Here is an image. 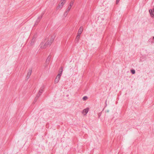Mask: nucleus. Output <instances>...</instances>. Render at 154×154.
Here are the masks:
<instances>
[{
	"mask_svg": "<svg viewBox=\"0 0 154 154\" xmlns=\"http://www.w3.org/2000/svg\"><path fill=\"white\" fill-rule=\"evenodd\" d=\"M51 57L50 55L47 57L46 60V63H48L50 60Z\"/></svg>",
	"mask_w": 154,
	"mask_h": 154,
	"instance_id": "10",
	"label": "nucleus"
},
{
	"mask_svg": "<svg viewBox=\"0 0 154 154\" xmlns=\"http://www.w3.org/2000/svg\"><path fill=\"white\" fill-rule=\"evenodd\" d=\"M63 72V67H61L59 70V73L58 74H59L60 76H61L62 73Z\"/></svg>",
	"mask_w": 154,
	"mask_h": 154,
	"instance_id": "9",
	"label": "nucleus"
},
{
	"mask_svg": "<svg viewBox=\"0 0 154 154\" xmlns=\"http://www.w3.org/2000/svg\"><path fill=\"white\" fill-rule=\"evenodd\" d=\"M73 3H74V2L73 1H71L70 3L69 6H71L72 7V5H73Z\"/></svg>",
	"mask_w": 154,
	"mask_h": 154,
	"instance_id": "19",
	"label": "nucleus"
},
{
	"mask_svg": "<svg viewBox=\"0 0 154 154\" xmlns=\"http://www.w3.org/2000/svg\"><path fill=\"white\" fill-rule=\"evenodd\" d=\"M32 70L31 69H29L28 70L26 76V78L28 79H29L32 73Z\"/></svg>",
	"mask_w": 154,
	"mask_h": 154,
	"instance_id": "4",
	"label": "nucleus"
},
{
	"mask_svg": "<svg viewBox=\"0 0 154 154\" xmlns=\"http://www.w3.org/2000/svg\"><path fill=\"white\" fill-rule=\"evenodd\" d=\"M44 86H42L40 88L39 90V94L40 93V94H42L43 91V90L44 89Z\"/></svg>",
	"mask_w": 154,
	"mask_h": 154,
	"instance_id": "8",
	"label": "nucleus"
},
{
	"mask_svg": "<svg viewBox=\"0 0 154 154\" xmlns=\"http://www.w3.org/2000/svg\"><path fill=\"white\" fill-rule=\"evenodd\" d=\"M40 21V19H37V20L35 22V25H37L38 24V23Z\"/></svg>",
	"mask_w": 154,
	"mask_h": 154,
	"instance_id": "15",
	"label": "nucleus"
},
{
	"mask_svg": "<svg viewBox=\"0 0 154 154\" xmlns=\"http://www.w3.org/2000/svg\"><path fill=\"white\" fill-rule=\"evenodd\" d=\"M65 2H66L65 0H63V2H62L61 3L60 5V9L62 8L63 5L64 4V3Z\"/></svg>",
	"mask_w": 154,
	"mask_h": 154,
	"instance_id": "11",
	"label": "nucleus"
},
{
	"mask_svg": "<svg viewBox=\"0 0 154 154\" xmlns=\"http://www.w3.org/2000/svg\"><path fill=\"white\" fill-rule=\"evenodd\" d=\"M71 8V6H69L66 10L67 11H69Z\"/></svg>",
	"mask_w": 154,
	"mask_h": 154,
	"instance_id": "20",
	"label": "nucleus"
},
{
	"mask_svg": "<svg viewBox=\"0 0 154 154\" xmlns=\"http://www.w3.org/2000/svg\"><path fill=\"white\" fill-rule=\"evenodd\" d=\"M41 94H40V93L39 94V92L37 94V95H36V97L35 98V100H34V102H35V103L37 101V99L39 98V97L41 95Z\"/></svg>",
	"mask_w": 154,
	"mask_h": 154,
	"instance_id": "6",
	"label": "nucleus"
},
{
	"mask_svg": "<svg viewBox=\"0 0 154 154\" xmlns=\"http://www.w3.org/2000/svg\"><path fill=\"white\" fill-rule=\"evenodd\" d=\"M54 38L55 36H52L51 37L50 41L48 40V41L47 44L49 45H51V44L52 42H53Z\"/></svg>",
	"mask_w": 154,
	"mask_h": 154,
	"instance_id": "2",
	"label": "nucleus"
},
{
	"mask_svg": "<svg viewBox=\"0 0 154 154\" xmlns=\"http://www.w3.org/2000/svg\"><path fill=\"white\" fill-rule=\"evenodd\" d=\"M81 34H79V33H78V35L76 37V39H77L78 40L79 39Z\"/></svg>",
	"mask_w": 154,
	"mask_h": 154,
	"instance_id": "13",
	"label": "nucleus"
},
{
	"mask_svg": "<svg viewBox=\"0 0 154 154\" xmlns=\"http://www.w3.org/2000/svg\"><path fill=\"white\" fill-rule=\"evenodd\" d=\"M59 8L60 9V5H59L57 7V9H59Z\"/></svg>",
	"mask_w": 154,
	"mask_h": 154,
	"instance_id": "21",
	"label": "nucleus"
},
{
	"mask_svg": "<svg viewBox=\"0 0 154 154\" xmlns=\"http://www.w3.org/2000/svg\"><path fill=\"white\" fill-rule=\"evenodd\" d=\"M131 72L132 74H134L135 73V70L133 69L131 70Z\"/></svg>",
	"mask_w": 154,
	"mask_h": 154,
	"instance_id": "17",
	"label": "nucleus"
},
{
	"mask_svg": "<svg viewBox=\"0 0 154 154\" xmlns=\"http://www.w3.org/2000/svg\"><path fill=\"white\" fill-rule=\"evenodd\" d=\"M61 76L59 74H58L57 76L56 77L55 79L54 82L55 83H57L59 82L60 78Z\"/></svg>",
	"mask_w": 154,
	"mask_h": 154,
	"instance_id": "3",
	"label": "nucleus"
},
{
	"mask_svg": "<svg viewBox=\"0 0 154 154\" xmlns=\"http://www.w3.org/2000/svg\"><path fill=\"white\" fill-rule=\"evenodd\" d=\"M87 99L88 97L86 96H84L82 98V99L84 100H86Z\"/></svg>",
	"mask_w": 154,
	"mask_h": 154,
	"instance_id": "18",
	"label": "nucleus"
},
{
	"mask_svg": "<svg viewBox=\"0 0 154 154\" xmlns=\"http://www.w3.org/2000/svg\"><path fill=\"white\" fill-rule=\"evenodd\" d=\"M153 39L154 40V36H153Z\"/></svg>",
	"mask_w": 154,
	"mask_h": 154,
	"instance_id": "24",
	"label": "nucleus"
},
{
	"mask_svg": "<svg viewBox=\"0 0 154 154\" xmlns=\"http://www.w3.org/2000/svg\"><path fill=\"white\" fill-rule=\"evenodd\" d=\"M120 0H116V4H117Z\"/></svg>",
	"mask_w": 154,
	"mask_h": 154,
	"instance_id": "22",
	"label": "nucleus"
},
{
	"mask_svg": "<svg viewBox=\"0 0 154 154\" xmlns=\"http://www.w3.org/2000/svg\"><path fill=\"white\" fill-rule=\"evenodd\" d=\"M35 40V39H34V38H33L31 43V45H33L34 44Z\"/></svg>",
	"mask_w": 154,
	"mask_h": 154,
	"instance_id": "14",
	"label": "nucleus"
},
{
	"mask_svg": "<svg viewBox=\"0 0 154 154\" xmlns=\"http://www.w3.org/2000/svg\"><path fill=\"white\" fill-rule=\"evenodd\" d=\"M48 41L44 44V43L42 42L39 45L40 49H43L45 48L48 45H49L47 44Z\"/></svg>",
	"mask_w": 154,
	"mask_h": 154,
	"instance_id": "1",
	"label": "nucleus"
},
{
	"mask_svg": "<svg viewBox=\"0 0 154 154\" xmlns=\"http://www.w3.org/2000/svg\"><path fill=\"white\" fill-rule=\"evenodd\" d=\"M83 27L82 26H81L80 27L78 31V33H79V34H81L82 33L83 30Z\"/></svg>",
	"mask_w": 154,
	"mask_h": 154,
	"instance_id": "7",
	"label": "nucleus"
},
{
	"mask_svg": "<svg viewBox=\"0 0 154 154\" xmlns=\"http://www.w3.org/2000/svg\"><path fill=\"white\" fill-rule=\"evenodd\" d=\"M69 11H66L63 14V16L64 17H66Z\"/></svg>",
	"mask_w": 154,
	"mask_h": 154,
	"instance_id": "12",
	"label": "nucleus"
},
{
	"mask_svg": "<svg viewBox=\"0 0 154 154\" xmlns=\"http://www.w3.org/2000/svg\"><path fill=\"white\" fill-rule=\"evenodd\" d=\"M151 40H152V39H149V42H150V41H151Z\"/></svg>",
	"mask_w": 154,
	"mask_h": 154,
	"instance_id": "23",
	"label": "nucleus"
},
{
	"mask_svg": "<svg viewBox=\"0 0 154 154\" xmlns=\"http://www.w3.org/2000/svg\"><path fill=\"white\" fill-rule=\"evenodd\" d=\"M89 110V109L88 108H86L84 109L82 112L83 114L84 115H85L88 112Z\"/></svg>",
	"mask_w": 154,
	"mask_h": 154,
	"instance_id": "5",
	"label": "nucleus"
},
{
	"mask_svg": "<svg viewBox=\"0 0 154 154\" xmlns=\"http://www.w3.org/2000/svg\"><path fill=\"white\" fill-rule=\"evenodd\" d=\"M43 14H42L40 16H39L38 18H37V19H40V20H41V18H42V16L43 15Z\"/></svg>",
	"mask_w": 154,
	"mask_h": 154,
	"instance_id": "16",
	"label": "nucleus"
}]
</instances>
